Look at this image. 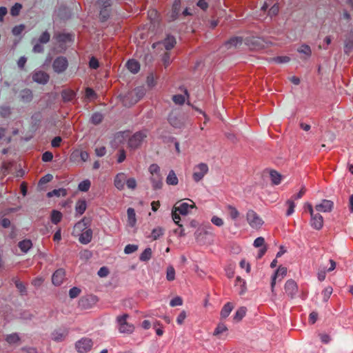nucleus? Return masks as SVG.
Segmentation results:
<instances>
[{"label":"nucleus","mask_w":353,"mask_h":353,"mask_svg":"<svg viewBox=\"0 0 353 353\" xmlns=\"http://www.w3.org/2000/svg\"><path fill=\"white\" fill-rule=\"evenodd\" d=\"M145 137L146 133L145 132H137L136 133H134L133 135L128 138V147L132 150L137 149L142 144Z\"/></svg>","instance_id":"nucleus-5"},{"label":"nucleus","mask_w":353,"mask_h":353,"mask_svg":"<svg viewBox=\"0 0 353 353\" xmlns=\"http://www.w3.org/2000/svg\"><path fill=\"white\" fill-rule=\"evenodd\" d=\"M227 212L229 216L234 221L239 216V212L237 211V210L231 205H228L227 207Z\"/></svg>","instance_id":"nucleus-37"},{"label":"nucleus","mask_w":353,"mask_h":353,"mask_svg":"<svg viewBox=\"0 0 353 353\" xmlns=\"http://www.w3.org/2000/svg\"><path fill=\"white\" fill-rule=\"evenodd\" d=\"M175 210H177L178 212L182 215H186L189 212L190 208H193V205H189L187 203H180L179 205H175L174 207Z\"/></svg>","instance_id":"nucleus-23"},{"label":"nucleus","mask_w":353,"mask_h":353,"mask_svg":"<svg viewBox=\"0 0 353 353\" xmlns=\"http://www.w3.org/2000/svg\"><path fill=\"white\" fill-rule=\"evenodd\" d=\"M264 40L261 37H247L244 39V44L250 50H259L265 47Z\"/></svg>","instance_id":"nucleus-7"},{"label":"nucleus","mask_w":353,"mask_h":353,"mask_svg":"<svg viewBox=\"0 0 353 353\" xmlns=\"http://www.w3.org/2000/svg\"><path fill=\"white\" fill-rule=\"evenodd\" d=\"M129 317L128 314H123L117 317L116 322L119 332L123 334H131L134 332V325L128 322Z\"/></svg>","instance_id":"nucleus-2"},{"label":"nucleus","mask_w":353,"mask_h":353,"mask_svg":"<svg viewBox=\"0 0 353 353\" xmlns=\"http://www.w3.org/2000/svg\"><path fill=\"white\" fill-rule=\"evenodd\" d=\"M32 77L34 81L40 84H46L49 80V75L46 72L39 70H34Z\"/></svg>","instance_id":"nucleus-10"},{"label":"nucleus","mask_w":353,"mask_h":353,"mask_svg":"<svg viewBox=\"0 0 353 353\" xmlns=\"http://www.w3.org/2000/svg\"><path fill=\"white\" fill-rule=\"evenodd\" d=\"M160 170V167L155 163L150 165L149 167L150 180L154 190L161 189L163 185V176Z\"/></svg>","instance_id":"nucleus-1"},{"label":"nucleus","mask_w":353,"mask_h":353,"mask_svg":"<svg viewBox=\"0 0 353 353\" xmlns=\"http://www.w3.org/2000/svg\"><path fill=\"white\" fill-rule=\"evenodd\" d=\"M227 330V327L224 323H220L216 326L214 332V335L218 336Z\"/></svg>","instance_id":"nucleus-48"},{"label":"nucleus","mask_w":353,"mask_h":353,"mask_svg":"<svg viewBox=\"0 0 353 353\" xmlns=\"http://www.w3.org/2000/svg\"><path fill=\"white\" fill-rule=\"evenodd\" d=\"M128 223L130 226L134 227L137 223L136 214L133 208H129L127 210Z\"/></svg>","instance_id":"nucleus-25"},{"label":"nucleus","mask_w":353,"mask_h":353,"mask_svg":"<svg viewBox=\"0 0 353 353\" xmlns=\"http://www.w3.org/2000/svg\"><path fill=\"white\" fill-rule=\"evenodd\" d=\"M279 12V5L277 3H275L274 5H273L270 8V10H268V15L270 17H274L276 15L278 14Z\"/></svg>","instance_id":"nucleus-53"},{"label":"nucleus","mask_w":353,"mask_h":353,"mask_svg":"<svg viewBox=\"0 0 353 353\" xmlns=\"http://www.w3.org/2000/svg\"><path fill=\"white\" fill-rule=\"evenodd\" d=\"M285 291L290 298H294L298 292L296 283L292 279L288 280L285 284Z\"/></svg>","instance_id":"nucleus-12"},{"label":"nucleus","mask_w":353,"mask_h":353,"mask_svg":"<svg viewBox=\"0 0 353 353\" xmlns=\"http://www.w3.org/2000/svg\"><path fill=\"white\" fill-rule=\"evenodd\" d=\"M166 183L168 185H176L179 183L178 178L174 170H171L166 177Z\"/></svg>","instance_id":"nucleus-28"},{"label":"nucleus","mask_w":353,"mask_h":353,"mask_svg":"<svg viewBox=\"0 0 353 353\" xmlns=\"http://www.w3.org/2000/svg\"><path fill=\"white\" fill-rule=\"evenodd\" d=\"M68 334L66 329H59L53 331L51 334V339L55 342L63 341Z\"/></svg>","instance_id":"nucleus-14"},{"label":"nucleus","mask_w":353,"mask_h":353,"mask_svg":"<svg viewBox=\"0 0 353 353\" xmlns=\"http://www.w3.org/2000/svg\"><path fill=\"white\" fill-rule=\"evenodd\" d=\"M163 234L164 230L161 227H157L152 230L150 237L152 240H157L162 236Z\"/></svg>","instance_id":"nucleus-34"},{"label":"nucleus","mask_w":353,"mask_h":353,"mask_svg":"<svg viewBox=\"0 0 353 353\" xmlns=\"http://www.w3.org/2000/svg\"><path fill=\"white\" fill-rule=\"evenodd\" d=\"M332 291H333V289L332 287L330 286H328L327 288H325L323 291H322V296H323V300L324 302H327L328 301V299H330L332 293Z\"/></svg>","instance_id":"nucleus-43"},{"label":"nucleus","mask_w":353,"mask_h":353,"mask_svg":"<svg viewBox=\"0 0 353 353\" xmlns=\"http://www.w3.org/2000/svg\"><path fill=\"white\" fill-rule=\"evenodd\" d=\"M90 185L91 183L90 180L85 179L79 183L78 188L79 190L82 192H87L90 189Z\"/></svg>","instance_id":"nucleus-42"},{"label":"nucleus","mask_w":353,"mask_h":353,"mask_svg":"<svg viewBox=\"0 0 353 353\" xmlns=\"http://www.w3.org/2000/svg\"><path fill=\"white\" fill-rule=\"evenodd\" d=\"M138 250V245L134 244H128L124 248V252L126 254H132Z\"/></svg>","instance_id":"nucleus-49"},{"label":"nucleus","mask_w":353,"mask_h":353,"mask_svg":"<svg viewBox=\"0 0 353 353\" xmlns=\"http://www.w3.org/2000/svg\"><path fill=\"white\" fill-rule=\"evenodd\" d=\"M126 177L125 174L123 172L119 173L115 176L114 185L118 190H122L124 189Z\"/></svg>","instance_id":"nucleus-17"},{"label":"nucleus","mask_w":353,"mask_h":353,"mask_svg":"<svg viewBox=\"0 0 353 353\" xmlns=\"http://www.w3.org/2000/svg\"><path fill=\"white\" fill-rule=\"evenodd\" d=\"M310 225L315 230H321L323 225V218L319 213L310 214Z\"/></svg>","instance_id":"nucleus-11"},{"label":"nucleus","mask_w":353,"mask_h":353,"mask_svg":"<svg viewBox=\"0 0 353 353\" xmlns=\"http://www.w3.org/2000/svg\"><path fill=\"white\" fill-rule=\"evenodd\" d=\"M246 220L250 226L254 230H259L263 224L262 219L252 210L248 211Z\"/></svg>","instance_id":"nucleus-4"},{"label":"nucleus","mask_w":353,"mask_h":353,"mask_svg":"<svg viewBox=\"0 0 353 353\" xmlns=\"http://www.w3.org/2000/svg\"><path fill=\"white\" fill-rule=\"evenodd\" d=\"M297 52L303 54V57H301V59L303 60H307L312 55L311 48L307 44H302L297 49Z\"/></svg>","instance_id":"nucleus-19"},{"label":"nucleus","mask_w":353,"mask_h":353,"mask_svg":"<svg viewBox=\"0 0 353 353\" xmlns=\"http://www.w3.org/2000/svg\"><path fill=\"white\" fill-rule=\"evenodd\" d=\"M168 119L170 123L175 128H181L183 125V121L175 115L170 114Z\"/></svg>","instance_id":"nucleus-31"},{"label":"nucleus","mask_w":353,"mask_h":353,"mask_svg":"<svg viewBox=\"0 0 353 353\" xmlns=\"http://www.w3.org/2000/svg\"><path fill=\"white\" fill-rule=\"evenodd\" d=\"M81 293V290L77 287L72 288L69 290V296L71 299L77 297Z\"/></svg>","instance_id":"nucleus-55"},{"label":"nucleus","mask_w":353,"mask_h":353,"mask_svg":"<svg viewBox=\"0 0 353 353\" xmlns=\"http://www.w3.org/2000/svg\"><path fill=\"white\" fill-rule=\"evenodd\" d=\"M18 246L22 252L26 253L32 247V243L29 239H25L20 241L18 244Z\"/></svg>","instance_id":"nucleus-27"},{"label":"nucleus","mask_w":353,"mask_h":353,"mask_svg":"<svg viewBox=\"0 0 353 353\" xmlns=\"http://www.w3.org/2000/svg\"><path fill=\"white\" fill-rule=\"evenodd\" d=\"M241 43V39L239 37H234L225 43L224 46L226 48H230L232 46H236Z\"/></svg>","instance_id":"nucleus-39"},{"label":"nucleus","mask_w":353,"mask_h":353,"mask_svg":"<svg viewBox=\"0 0 353 353\" xmlns=\"http://www.w3.org/2000/svg\"><path fill=\"white\" fill-rule=\"evenodd\" d=\"M287 274V268L285 267L280 266L276 271L274 272V274L272 276V281H271V290L272 292H274V286L276 284V279L279 276H281L280 279V281L282 280V279Z\"/></svg>","instance_id":"nucleus-15"},{"label":"nucleus","mask_w":353,"mask_h":353,"mask_svg":"<svg viewBox=\"0 0 353 353\" xmlns=\"http://www.w3.org/2000/svg\"><path fill=\"white\" fill-rule=\"evenodd\" d=\"M106 153V149L104 146L97 147L95 148V154L97 157H103Z\"/></svg>","instance_id":"nucleus-59"},{"label":"nucleus","mask_w":353,"mask_h":353,"mask_svg":"<svg viewBox=\"0 0 353 353\" xmlns=\"http://www.w3.org/2000/svg\"><path fill=\"white\" fill-rule=\"evenodd\" d=\"M270 176L273 184L279 185L281 181V175L275 170H270Z\"/></svg>","instance_id":"nucleus-33"},{"label":"nucleus","mask_w":353,"mask_h":353,"mask_svg":"<svg viewBox=\"0 0 353 353\" xmlns=\"http://www.w3.org/2000/svg\"><path fill=\"white\" fill-rule=\"evenodd\" d=\"M272 61L277 63H285L290 61V58L288 56H278L272 58Z\"/></svg>","instance_id":"nucleus-47"},{"label":"nucleus","mask_w":353,"mask_h":353,"mask_svg":"<svg viewBox=\"0 0 353 353\" xmlns=\"http://www.w3.org/2000/svg\"><path fill=\"white\" fill-rule=\"evenodd\" d=\"M152 256V250L150 248H145L140 254L139 260L141 261H148Z\"/></svg>","instance_id":"nucleus-38"},{"label":"nucleus","mask_w":353,"mask_h":353,"mask_svg":"<svg viewBox=\"0 0 353 353\" xmlns=\"http://www.w3.org/2000/svg\"><path fill=\"white\" fill-rule=\"evenodd\" d=\"M211 221L214 225L219 227H221L223 225V221L222 220V219L216 216H212Z\"/></svg>","instance_id":"nucleus-62"},{"label":"nucleus","mask_w":353,"mask_h":353,"mask_svg":"<svg viewBox=\"0 0 353 353\" xmlns=\"http://www.w3.org/2000/svg\"><path fill=\"white\" fill-rule=\"evenodd\" d=\"M67 194V192L63 188H59V189H55L51 192H48L47 196L48 197H52V196H65Z\"/></svg>","instance_id":"nucleus-36"},{"label":"nucleus","mask_w":353,"mask_h":353,"mask_svg":"<svg viewBox=\"0 0 353 353\" xmlns=\"http://www.w3.org/2000/svg\"><path fill=\"white\" fill-rule=\"evenodd\" d=\"M50 39V34L48 31L43 32L39 39V41L41 43H47L49 42Z\"/></svg>","instance_id":"nucleus-51"},{"label":"nucleus","mask_w":353,"mask_h":353,"mask_svg":"<svg viewBox=\"0 0 353 353\" xmlns=\"http://www.w3.org/2000/svg\"><path fill=\"white\" fill-rule=\"evenodd\" d=\"M19 98L23 103L30 102L33 99L32 90L28 88L22 90L19 93Z\"/></svg>","instance_id":"nucleus-18"},{"label":"nucleus","mask_w":353,"mask_h":353,"mask_svg":"<svg viewBox=\"0 0 353 353\" xmlns=\"http://www.w3.org/2000/svg\"><path fill=\"white\" fill-rule=\"evenodd\" d=\"M97 5L100 9H108L112 5V0H99Z\"/></svg>","instance_id":"nucleus-46"},{"label":"nucleus","mask_w":353,"mask_h":353,"mask_svg":"<svg viewBox=\"0 0 353 353\" xmlns=\"http://www.w3.org/2000/svg\"><path fill=\"white\" fill-rule=\"evenodd\" d=\"M334 208V203L330 200L323 199L319 204L316 205L315 209L318 212H330Z\"/></svg>","instance_id":"nucleus-13"},{"label":"nucleus","mask_w":353,"mask_h":353,"mask_svg":"<svg viewBox=\"0 0 353 353\" xmlns=\"http://www.w3.org/2000/svg\"><path fill=\"white\" fill-rule=\"evenodd\" d=\"M145 94L143 88H136L134 90L129 92L123 98L125 105H132L137 103Z\"/></svg>","instance_id":"nucleus-3"},{"label":"nucleus","mask_w":353,"mask_h":353,"mask_svg":"<svg viewBox=\"0 0 353 353\" xmlns=\"http://www.w3.org/2000/svg\"><path fill=\"white\" fill-rule=\"evenodd\" d=\"M166 279L168 281H171L175 279V270L172 266H169L167 268Z\"/></svg>","instance_id":"nucleus-44"},{"label":"nucleus","mask_w":353,"mask_h":353,"mask_svg":"<svg viewBox=\"0 0 353 353\" xmlns=\"http://www.w3.org/2000/svg\"><path fill=\"white\" fill-rule=\"evenodd\" d=\"M62 219V214L57 211V210H53L51 214V221L54 224L59 223Z\"/></svg>","instance_id":"nucleus-41"},{"label":"nucleus","mask_w":353,"mask_h":353,"mask_svg":"<svg viewBox=\"0 0 353 353\" xmlns=\"http://www.w3.org/2000/svg\"><path fill=\"white\" fill-rule=\"evenodd\" d=\"M76 93L72 90H64L61 92V97L64 102H69L75 97Z\"/></svg>","instance_id":"nucleus-30"},{"label":"nucleus","mask_w":353,"mask_h":353,"mask_svg":"<svg viewBox=\"0 0 353 353\" xmlns=\"http://www.w3.org/2000/svg\"><path fill=\"white\" fill-rule=\"evenodd\" d=\"M14 283L17 288L22 294H26V285L22 282L19 280H16Z\"/></svg>","instance_id":"nucleus-56"},{"label":"nucleus","mask_w":353,"mask_h":353,"mask_svg":"<svg viewBox=\"0 0 353 353\" xmlns=\"http://www.w3.org/2000/svg\"><path fill=\"white\" fill-rule=\"evenodd\" d=\"M21 8V4L16 3L10 9V14L13 17L18 16Z\"/></svg>","instance_id":"nucleus-45"},{"label":"nucleus","mask_w":353,"mask_h":353,"mask_svg":"<svg viewBox=\"0 0 353 353\" xmlns=\"http://www.w3.org/2000/svg\"><path fill=\"white\" fill-rule=\"evenodd\" d=\"M11 113L10 108L8 106H2L0 108V114L3 117H7Z\"/></svg>","instance_id":"nucleus-64"},{"label":"nucleus","mask_w":353,"mask_h":353,"mask_svg":"<svg viewBox=\"0 0 353 353\" xmlns=\"http://www.w3.org/2000/svg\"><path fill=\"white\" fill-rule=\"evenodd\" d=\"M72 34L66 33H60L57 36V39L59 42L68 43L72 41Z\"/></svg>","instance_id":"nucleus-40"},{"label":"nucleus","mask_w":353,"mask_h":353,"mask_svg":"<svg viewBox=\"0 0 353 353\" xmlns=\"http://www.w3.org/2000/svg\"><path fill=\"white\" fill-rule=\"evenodd\" d=\"M25 26L23 24H21L19 26H16L12 28V32L14 36H19L21 34V32L24 30Z\"/></svg>","instance_id":"nucleus-54"},{"label":"nucleus","mask_w":353,"mask_h":353,"mask_svg":"<svg viewBox=\"0 0 353 353\" xmlns=\"http://www.w3.org/2000/svg\"><path fill=\"white\" fill-rule=\"evenodd\" d=\"M53 154L51 152H46L42 155V160L44 162H49L52 160Z\"/></svg>","instance_id":"nucleus-60"},{"label":"nucleus","mask_w":353,"mask_h":353,"mask_svg":"<svg viewBox=\"0 0 353 353\" xmlns=\"http://www.w3.org/2000/svg\"><path fill=\"white\" fill-rule=\"evenodd\" d=\"M285 205L288 207V210L286 212V216H290L294 212V208L296 207V204L294 203V200L292 199H288L285 202Z\"/></svg>","instance_id":"nucleus-35"},{"label":"nucleus","mask_w":353,"mask_h":353,"mask_svg":"<svg viewBox=\"0 0 353 353\" xmlns=\"http://www.w3.org/2000/svg\"><path fill=\"white\" fill-rule=\"evenodd\" d=\"M233 308H234L233 303H232L230 302L225 303L221 310V312H220L221 317L222 319L227 318L230 315V314L232 312Z\"/></svg>","instance_id":"nucleus-24"},{"label":"nucleus","mask_w":353,"mask_h":353,"mask_svg":"<svg viewBox=\"0 0 353 353\" xmlns=\"http://www.w3.org/2000/svg\"><path fill=\"white\" fill-rule=\"evenodd\" d=\"M172 100L175 104L183 105L185 103V96L182 94H176L173 96Z\"/></svg>","instance_id":"nucleus-52"},{"label":"nucleus","mask_w":353,"mask_h":353,"mask_svg":"<svg viewBox=\"0 0 353 353\" xmlns=\"http://www.w3.org/2000/svg\"><path fill=\"white\" fill-rule=\"evenodd\" d=\"M99 15L102 21H105L109 17L110 11L108 9H101Z\"/></svg>","instance_id":"nucleus-61"},{"label":"nucleus","mask_w":353,"mask_h":353,"mask_svg":"<svg viewBox=\"0 0 353 353\" xmlns=\"http://www.w3.org/2000/svg\"><path fill=\"white\" fill-rule=\"evenodd\" d=\"M79 157H80L82 161L85 162L88 160L90 156L86 151L75 150L71 154L70 160L75 161Z\"/></svg>","instance_id":"nucleus-21"},{"label":"nucleus","mask_w":353,"mask_h":353,"mask_svg":"<svg viewBox=\"0 0 353 353\" xmlns=\"http://www.w3.org/2000/svg\"><path fill=\"white\" fill-rule=\"evenodd\" d=\"M127 68L128 69L134 74H136L139 72L140 69V65L138 61L135 60H129L127 62Z\"/></svg>","instance_id":"nucleus-29"},{"label":"nucleus","mask_w":353,"mask_h":353,"mask_svg":"<svg viewBox=\"0 0 353 353\" xmlns=\"http://www.w3.org/2000/svg\"><path fill=\"white\" fill-rule=\"evenodd\" d=\"M68 67V59L63 56L57 57L52 63V68L54 72L61 74L64 72Z\"/></svg>","instance_id":"nucleus-8"},{"label":"nucleus","mask_w":353,"mask_h":353,"mask_svg":"<svg viewBox=\"0 0 353 353\" xmlns=\"http://www.w3.org/2000/svg\"><path fill=\"white\" fill-rule=\"evenodd\" d=\"M183 304V300L179 296H176L170 301V305L172 307L179 306Z\"/></svg>","instance_id":"nucleus-57"},{"label":"nucleus","mask_w":353,"mask_h":353,"mask_svg":"<svg viewBox=\"0 0 353 353\" xmlns=\"http://www.w3.org/2000/svg\"><path fill=\"white\" fill-rule=\"evenodd\" d=\"M176 44L175 38L173 36L168 35L163 41V45L166 50H169L174 48Z\"/></svg>","instance_id":"nucleus-32"},{"label":"nucleus","mask_w":353,"mask_h":353,"mask_svg":"<svg viewBox=\"0 0 353 353\" xmlns=\"http://www.w3.org/2000/svg\"><path fill=\"white\" fill-rule=\"evenodd\" d=\"M6 341L10 345L20 344L21 338L17 332L7 334L5 337Z\"/></svg>","instance_id":"nucleus-22"},{"label":"nucleus","mask_w":353,"mask_h":353,"mask_svg":"<svg viewBox=\"0 0 353 353\" xmlns=\"http://www.w3.org/2000/svg\"><path fill=\"white\" fill-rule=\"evenodd\" d=\"M265 243V239L263 237H258L254 241V246L256 248L262 247Z\"/></svg>","instance_id":"nucleus-63"},{"label":"nucleus","mask_w":353,"mask_h":353,"mask_svg":"<svg viewBox=\"0 0 353 353\" xmlns=\"http://www.w3.org/2000/svg\"><path fill=\"white\" fill-rule=\"evenodd\" d=\"M87 208V203L85 200H79L75 205V211L78 215H82Z\"/></svg>","instance_id":"nucleus-26"},{"label":"nucleus","mask_w":353,"mask_h":353,"mask_svg":"<svg viewBox=\"0 0 353 353\" xmlns=\"http://www.w3.org/2000/svg\"><path fill=\"white\" fill-rule=\"evenodd\" d=\"M103 120V115L101 113L96 112L92 114L91 117V121L94 124H99Z\"/></svg>","instance_id":"nucleus-50"},{"label":"nucleus","mask_w":353,"mask_h":353,"mask_svg":"<svg viewBox=\"0 0 353 353\" xmlns=\"http://www.w3.org/2000/svg\"><path fill=\"white\" fill-rule=\"evenodd\" d=\"M125 183L128 188L134 190L137 187V181L134 178L126 179Z\"/></svg>","instance_id":"nucleus-58"},{"label":"nucleus","mask_w":353,"mask_h":353,"mask_svg":"<svg viewBox=\"0 0 353 353\" xmlns=\"http://www.w3.org/2000/svg\"><path fill=\"white\" fill-rule=\"evenodd\" d=\"M65 278V272L62 269L56 270L52 276V282L56 286H59L62 284Z\"/></svg>","instance_id":"nucleus-16"},{"label":"nucleus","mask_w":353,"mask_h":353,"mask_svg":"<svg viewBox=\"0 0 353 353\" xmlns=\"http://www.w3.org/2000/svg\"><path fill=\"white\" fill-rule=\"evenodd\" d=\"M209 168L206 163H201L195 165L193 169L192 178L195 182H199L203 179L204 176L208 172Z\"/></svg>","instance_id":"nucleus-6"},{"label":"nucleus","mask_w":353,"mask_h":353,"mask_svg":"<svg viewBox=\"0 0 353 353\" xmlns=\"http://www.w3.org/2000/svg\"><path fill=\"white\" fill-rule=\"evenodd\" d=\"M92 238V230L91 229H88L83 231L81 235L79 236V241L82 244H88L89 243Z\"/></svg>","instance_id":"nucleus-20"},{"label":"nucleus","mask_w":353,"mask_h":353,"mask_svg":"<svg viewBox=\"0 0 353 353\" xmlns=\"http://www.w3.org/2000/svg\"><path fill=\"white\" fill-rule=\"evenodd\" d=\"M93 343L91 339L83 338L76 343V349L80 353H86L90 351L92 347Z\"/></svg>","instance_id":"nucleus-9"}]
</instances>
